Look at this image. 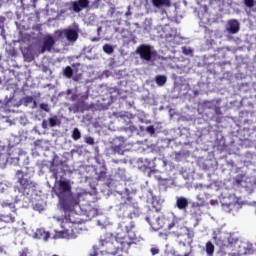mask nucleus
<instances>
[{"label": "nucleus", "instance_id": "16", "mask_svg": "<svg viewBox=\"0 0 256 256\" xmlns=\"http://www.w3.org/2000/svg\"><path fill=\"white\" fill-rule=\"evenodd\" d=\"M206 253L209 256H213V254L215 253V245H213L211 241H208L206 243Z\"/></svg>", "mask_w": 256, "mask_h": 256}, {"label": "nucleus", "instance_id": "14", "mask_svg": "<svg viewBox=\"0 0 256 256\" xmlns=\"http://www.w3.org/2000/svg\"><path fill=\"white\" fill-rule=\"evenodd\" d=\"M153 7L159 9L161 7H171V0H152Z\"/></svg>", "mask_w": 256, "mask_h": 256}, {"label": "nucleus", "instance_id": "6", "mask_svg": "<svg viewBox=\"0 0 256 256\" xmlns=\"http://www.w3.org/2000/svg\"><path fill=\"white\" fill-rule=\"evenodd\" d=\"M136 53L143 61H153V59L157 58V51L153 50V47L149 44L139 45Z\"/></svg>", "mask_w": 256, "mask_h": 256}, {"label": "nucleus", "instance_id": "12", "mask_svg": "<svg viewBox=\"0 0 256 256\" xmlns=\"http://www.w3.org/2000/svg\"><path fill=\"white\" fill-rule=\"evenodd\" d=\"M212 239L214 243H216V245H219L220 247L225 243V239H223V233L219 230L212 233Z\"/></svg>", "mask_w": 256, "mask_h": 256}, {"label": "nucleus", "instance_id": "31", "mask_svg": "<svg viewBox=\"0 0 256 256\" xmlns=\"http://www.w3.org/2000/svg\"><path fill=\"white\" fill-rule=\"evenodd\" d=\"M4 23H5V17L0 16V29H3Z\"/></svg>", "mask_w": 256, "mask_h": 256}, {"label": "nucleus", "instance_id": "25", "mask_svg": "<svg viewBox=\"0 0 256 256\" xmlns=\"http://www.w3.org/2000/svg\"><path fill=\"white\" fill-rule=\"evenodd\" d=\"M50 127H55L57 125V120L55 118H49Z\"/></svg>", "mask_w": 256, "mask_h": 256}, {"label": "nucleus", "instance_id": "26", "mask_svg": "<svg viewBox=\"0 0 256 256\" xmlns=\"http://www.w3.org/2000/svg\"><path fill=\"white\" fill-rule=\"evenodd\" d=\"M150 253H151L152 255H159V248H157V247L151 248V249H150Z\"/></svg>", "mask_w": 256, "mask_h": 256}, {"label": "nucleus", "instance_id": "21", "mask_svg": "<svg viewBox=\"0 0 256 256\" xmlns=\"http://www.w3.org/2000/svg\"><path fill=\"white\" fill-rule=\"evenodd\" d=\"M107 179V172L101 171L98 174V181H105Z\"/></svg>", "mask_w": 256, "mask_h": 256}, {"label": "nucleus", "instance_id": "34", "mask_svg": "<svg viewBox=\"0 0 256 256\" xmlns=\"http://www.w3.org/2000/svg\"><path fill=\"white\" fill-rule=\"evenodd\" d=\"M94 41H99V38H94Z\"/></svg>", "mask_w": 256, "mask_h": 256}, {"label": "nucleus", "instance_id": "32", "mask_svg": "<svg viewBox=\"0 0 256 256\" xmlns=\"http://www.w3.org/2000/svg\"><path fill=\"white\" fill-rule=\"evenodd\" d=\"M183 53H184L185 55H191V53H193V50L184 48Z\"/></svg>", "mask_w": 256, "mask_h": 256}, {"label": "nucleus", "instance_id": "28", "mask_svg": "<svg viewBox=\"0 0 256 256\" xmlns=\"http://www.w3.org/2000/svg\"><path fill=\"white\" fill-rule=\"evenodd\" d=\"M86 143H87L88 145H95V140H94L92 137H88V138L86 139Z\"/></svg>", "mask_w": 256, "mask_h": 256}, {"label": "nucleus", "instance_id": "2", "mask_svg": "<svg viewBox=\"0 0 256 256\" xmlns=\"http://www.w3.org/2000/svg\"><path fill=\"white\" fill-rule=\"evenodd\" d=\"M146 221L149 223L153 231H159L160 229H165L167 227L168 231L175 229L172 233L177 239L181 237H187L185 243L192 241L195 237V232L181 223L178 219L169 220L166 216H159V210H149L146 216Z\"/></svg>", "mask_w": 256, "mask_h": 256}, {"label": "nucleus", "instance_id": "5", "mask_svg": "<svg viewBox=\"0 0 256 256\" xmlns=\"http://www.w3.org/2000/svg\"><path fill=\"white\" fill-rule=\"evenodd\" d=\"M54 37L56 41L66 39L68 43H75L77 39H79V32L73 28H65L63 30H56L54 32Z\"/></svg>", "mask_w": 256, "mask_h": 256}, {"label": "nucleus", "instance_id": "37", "mask_svg": "<svg viewBox=\"0 0 256 256\" xmlns=\"http://www.w3.org/2000/svg\"><path fill=\"white\" fill-rule=\"evenodd\" d=\"M97 2H99L100 0H96Z\"/></svg>", "mask_w": 256, "mask_h": 256}, {"label": "nucleus", "instance_id": "23", "mask_svg": "<svg viewBox=\"0 0 256 256\" xmlns=\"http://www.w3.org/2000/svg\"><path fill=\"white\" fill-rule=\"evenodd\" d=\"M147 133H150V135H155V127L153 125H150L146 128Z\"/></svg>", "mask_w": 256, "mask_h": 256}, {"label": "nucleus", "instance_id": "19", "mask_svg": "<svg viewBox=\"0 0 256 256\" xmlns=\"http://www.w3.org/2000/svg\"><path fill=\"white\" fill-rule=\"evenodd\" d=\"M103 51L104 53H107V55H111L115 49L111 44H104L103 45Z\"/></svg>", "mask_w": 256, "mask_h": 256}, {"label": "nucleus", "instance_id": "30", "mask_svg": "<svg viewBox=\"0 0 256 256\" xmlns=\"http://www.w3.org/2000/svg\"><path fill=\"white\" fill-rule=\"evenodd\" d=\"M52 173H53V178L54 179H59V172H57V170L53 169Z\"/></svg>", "mask_w": 256, "mask_h": 256}, {"label": "nucleus", "instance_id": "15", "mask_svg": "<svg viewBox=\"0 0 256 256\" xmlns=\"http://www.w3.org/2000/svg\"><path fill=\"white\" fill-rule=\"evenodd\" d=\"M154 81L158 87H163L167 83V76L165 75H156Z\"/></svg>", "mask_w": 256, "mask_h": 256}, {"label": "nucleus", "instance_id": "18", "mask_svg": "<svg viewBox=\"0 0 256 256\" xmlns=\"http://www.w3.org/2000/svg\"><path fill=\"white\" fill-rule=\"evenodd\" d=\"M72 139L74 141H79L81 139V132L79 131V128H74L72 131Z\"/></svg>", "mask_w": 256, "mask_h": 256}, {"label": "nucleus", "instance_id": "33", "mask_svg": "<svg viewBox=\"0 0 256 256\" xmlns=\"http://www.w3.org/2000/svg\"><path fill=\"white\" fill-rule=\"evenodd\" d=\"M97 255H99L97 251H94L92 254H90V256H97Z\"/></svg>", "mask_w": 256, "mask_h": 256}, {"label": "nucleus", "instance_id": "4", "mask_svg": "<svg viewBox=\"0 0 256 256\" xmlns=\"http://www.w3.org/2000/svg\"><path fill=\"white\" fill-rule=\"evenodd\" d=\"M81 197H83L81 193H70L63 198H60L62 209L64 211H74L75 207H79V203H81Z\"/></svg>", "mask_w": 256, "mask_h": 256}, {"label": "nucleus", "instance_id": "1", "mask_svg": "<svg viewBox=\"0 0 256 256\" xmlns=\"http://www.w3.org/2000/svg\"><path fill=\"white\" fill-rule=\"evenodd\" d=\"M133 217H137V213L130 212L128 217L121 220L115 239L105 238L99 241L100 246L105 247L106 252L110 255H117L119 251H129L131 245H138L143 241L141 236L135 234Z\"/></svg>", "mask_w": 256, "mask_h": 256}, {"label": "nucleus", "instance_id": "8", "mask_svg": "<svg viewBox=\"0 0 256 256\" xmlns=\"http://www.w3.org/2000/svg\"><path fill=\"white\" fill-rule=\"evenodd\" d=\"M57 38L51 36V34H47L43 38L42 47L40 53H45V51L51 52L53 47H55V43H57Z\"/></svg>", "mask_w": 256, "mask_h": 256}, {"label": "nucleus", "instance_id": "17", "mask_svg": "<svg viewBox=\"0 0 256 256\" xmlns=\"http://www.w3.org/2000/svg\"><path fill=\"white\" fill-rule=\"evenodd\" d=\"M64 77H67V79H71L73 77V68L71 66H66L63 70Z\"/></svg>", "mask_w": 256, "mask_h": 256}, {"label": "nucleus", "instance_id": "27", "mask_svg": "<svg viewBox=\"0 0 256 256\" xmlns=\"http://www.w3.org/2000/svg\"><path fill=\"white\" fill-rule=\"evenodd\" d=\"M20 256H27L29 255V249L28 248H24L22 251L19 252Z\"/></svg>", "mask_w": 256, "mask_h": 256}, {"label": "nucleus", "instance_id": "35", "mask_svg": "<svg viewBox=\"0 0 256 256\" xmlns=\"http://www.w3.org/2000/svg\"><path fill=\"white\" fill-rule=\"evenodd\" d=\"M1 83H3V80H2L1 77H0V85H1Z\"/></svg>", "mask_w": 256, "mask_h": 256}, {"label": "nucleus", "instance_id": "36", "mask_svg": "<svg viewBox=\"0 0 256 256\" xmlns=\"http://www.w3.org/2000/svg\"><path fill=\"white\" fill-rule=\"evenodd\" d=\"M72 239H75V236H71Z\"/></svg>", "mask_w": 256, "mask_h": 256}, {"label": "nucleus", "instance_id": "10", "mask_svg": "<svg viewBox=\"0 0 256 256\" xmlns=\"http://www.w3.org/2000/svg\"><path fill=\"white\" fill-rule=\"evenodd\" d=\"M241 30V24L239 23V20L231 19L228 20L226 25V31L230 35H237L239 31Z\"/></svg>", "mask_w": 256, "mask_h": 256}, {"label": "nucleus", "instance_id": "3", "mask_svg": "<svg viewBox=\"0 0 256 256\" xmlns=\"http://www.w3.org/2000/svg\"><path fill=\"white\" fill-rule=\"evenodd\" d=\"M15 177L18 183V186L15 187V191H18V193L25 195L27 191H31V189L35 187L33 181L27 178V173L23 172L22 170H17Z\"/></svg>", "mask_w": 256, "mask_h": 256}, {"label": "nucleus", "instance_id": "7", "mask_svg": "<svg viewBox=\"0 0 256 256\" xmlns=\"http://www.w3.org/2000/svg\"><path fill=\"white\" fill-rule=\"evenodd\" d=\"M89 3V0H75L67 2L65 7L68 8V11H72L73 13H81L83 9H87L89 7Z\"/></svg>", "mask_w": 256, "mask_h": 256}, {"label": "nucleus", "instance_id": "9", "mask_svg": "<svg viewBox=\"0 0 256 256\" xmlns=\"http://www.w3.org/2000/svg\"><path fill=\"white\" fill-rule=\"evenodd\" d=\"M71 193V183L69 182V180H60L57 197H59V199H62L66 197V195H70Z\"/></svg>", "mask_w": 256, "mask_h": 256}, {"label": "nucleus", "instance_id": "24", "mask_svg": "<svg viewBox=\"0 0 256 256\" xmlns=\"http://www.w3.org/2000/svg\"><path fill=\"white\" fill-rule=\"evenodd\" d=\"M40 109H42L43 111H46L48 113L49 104H45V103L40 104Z\"/></svg>", "mask_w": 256, "mask_h": 256}, {"label": "nucleus", "instance_id": "11", "mask_svg": "<svg viewBox=\"0 0 256 256\" xmlns=\"http://www.w3.org/2000/svg\"><path fill=\"white\" fill-rule=\"evenodd\" d=\"M175 207H177L179 211H187V207H189V200L183 196L176 197Z\"/></svg>", "mask_w": 256, "mask_h": 256}, {"label": "nucleus", "instance_id": "13", "mask_svg": "<svg viewBox=\"0 0 256 256\" xmlns=\"http://www.w3.org/2000/svg\"><path fill=\"white\" fill-rule=\"evenodd\" d=\"M35 235L37 239H43V241H49V238L51 237V234L43 228L37 229Z\"/></svg>", "mask_w": 256, "mask_h": 256}, {"label": "nucleus", "instance_id": "22", "mask_svg": "<svg viewBox=\"0 0 256 256\" xmlns=\"http://www.w3.org/2000/svg\"><path fill=\"white\" fill-rule=\"evenodd\" d=\"M244 5L246 7H249V9H251L252 7L255 6V0H244Z\"/></svg>", "mask_w": 256, "mask_h": 256}, {"label": "nucleus", "instance_id": "20", "mask_svg": "<svg viewBox=\"0 0 256 256\" xmlns=\"http://www.w3.org/2000/svg\"><path fill=\"white\" fill-rule=\"evenodd\" d=\"M123 148H124L123 144L112 146L114 153H118V155H123Z\"/></svg>", "mask_w": 256, "mask_h": 256}, {"label": "nucleus", "instance_id": "29", "mask_svg": "<svg viewBox=\"0 0 256 256\" xmlns=\"http://www.w3.org/2000/svg\"><path fill=\"white\" fill-rule=\"evenodd\" d=\"M213 109H214L216 115H221V114H222V112H221V107H219V106H214Z\"/></svg>", "mask_w": 256, "mask_h": 256}]
</instances>
